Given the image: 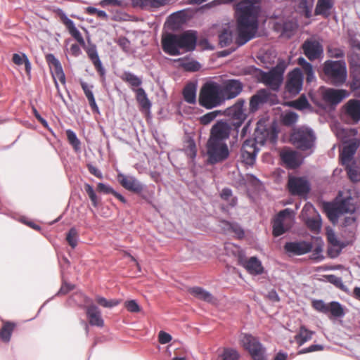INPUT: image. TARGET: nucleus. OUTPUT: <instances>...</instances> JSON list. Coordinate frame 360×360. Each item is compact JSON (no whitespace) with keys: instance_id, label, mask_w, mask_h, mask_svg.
<instances>
[{"instance_id":"obj_56","label":"nucleus","mask_w":360,"mask_h":360,"mask_svg":"<svg viewBox=\"0 0 360 360\" xmlns=\"http://www.w3.org/2000/svg\"><path fill=\"white\" fill-rule=\"evenodd\" d=\"M307 225L311 231L317 232L321 229V221L319 219L309 218L307 221Z\"/></svg>"},{"instance_id":"obj_2","label":"nucleus","mask_w":360,"mask_h":360,"mask_svg":"<svg viewBox=\"0 0 360 360\" xmlns=\"http://www.w3.org/2000/svg\"><path fill=\"white\" fill-rule=\"evenodd\" d=\"M322 79L334 86H341L345 83L347 71L346 63L343 60H326L322 66Z\"/></svg>"},{"instance_id":"obj_13","label":"nucleus","mask_w":360,"mask_h":360,"mask_svg":"<svg viewBox=\"0 0 360 360\" xmlns=\"http://www.w3.org/2000/svg\"><path fill=\"white\" fill-rule=\"evenodd\" d=\"M303 84V74L299 68H295L288 73L285 84V89L291 95L298 94Z\"/></svg>"},{"instance_id":"obj_36","label":"nucleus","mask_w":360,"mask_h":360,"mask_svg":"<svg viewBox=\"0 0 360 360\" xmlns=\"http://www.w3.org/2000/svg\"><path fill=\"white\" fill-rule=\"evenodd\" d=\"M16 324L11 321H4L0 329V338L4 342H8L11 340V334L14 330Z\"/></svg>"},{"instance_id":"obj_42","label":"nucleus","mask_w":360,"mask_h":360,"mask_svg":"<svg viewBox=\"0 0 360 360\" xmlns=\"http://www.w3.org/2000/svg\"><path fill=\"white\" fill-rule=\"evenodd\" d=\"M80 84L84 91V93L86 97L88 99L89 105L91 106L92 110L94 112H98V108L96 105V101H95V98H94V96L91 89L89 88L88 84L84 82H81Z\"/></svg>"},{"instance_id":"obj_39","label":"nucleus","mask_w":360,"mask_h":360,"mask_svg":"<svg viewBox=\"0 0 360 360\" xmlns=\"http://www.w3.org/2000/svg\"><path fill=\"white\" fill-rule=\"evenodd\" d=\"M298 63L302 66L304 74L306 75L307 82L311 83L313 82L315 79V76L312 65L306 61L303 58H300L298 59Z\"/></svg>"},{"instance_id":"obj_29","label":"nucleus","mask_w":360,"mask_h":360,"mask_svg":"<svg viewBox=\"0 0 360 360\" xmlns=\"http://www.w3.org/2000/svg\"><path fill=\"white\" fill-rule=\"evenodd\" d=\"M345 166V170L347 172L348 178L353 183H357L360 181V160H354L352 162H348Z\"/></svg>"},{"instance_id":"obj_40","label":"nucleus","mask_w":360,"mask_h":360,"mask_svg":"<svg viewBox=\"0 0 360 360\" xmlns=\"http://www.w3.org/2000/svg\"><path fill=\"white\" fill-rule=\"evenodd\" d=\"M179 63V65L186 71L195 72L200 70V65L198 62L191 60H188L185 58H179L176 60Z\"/></svg>"},{"instance_id":"obj_14","label":"nucleus","mask_w":360,"mask_h":360,"mask_svg":"<svg viewBox=\"0 0 360 360\" xmlns=\"http://www.w3.org/2000/svg\"><path fill=\"white\" fill-rule=\"evenodd\" d=\"M162 47L165 53L170 56L181 54L178 34L168 33L162 38Z\"/></svg>"},{"instance_id":"obj_17","label":"nucleus","mask_w":360,"mask_h":360,"mask_svg":"<svg viewBox=\"0 0 360 360\" xmlns=\"http://www.w3.org/2000/svg\"><path fill=\"white\" fill-rule=\"evenodd\" d=\"M305 56L311 61L319 59L323 54L322 44L315 39H307L302 45Z\"/></svg>"},{"instance_id":"obj_57","label":"nucleus","mask_w":360,"mask_h":360,"mask_svg":"<svg viewBox=\"0 0 360 360\" xmlns=\"http://www.w3.org/2000/svg\"><path fill=\"white\" fill-rule=\"evenodd\" d=\"M328 304H326L323 300H317L312 302V307L314 309L323 314H328Z\"/></svg>"},{"instance_id":"obj_30","label":"nucleus","mask_w":360,"mask_h":360,"mask_svg":"<svg viewBox=\"0 0 360 360\" xmlns=\"http://www.w3.org/2000/svg\"><path fill=\"white\" fill-rule=\"evenodd\" d=\"M86 53L94 64L95 69L103 79H105V70L103 68L101 61L98 57L97 50L95 46L89 47Z\"/></svg>"},{"instance_id":"obj_9","label":"nucleus","mask_w":360,"mask_h":360,"mask_svg":"<svg viewBox=\"0 0 360 360\" xmlns=\"http://www.w3.org/2000/svg\"><path fill=\"white\" fill-rule=\"evenodd\" d=\"M293 222L292 211L286 208L280 211L273 221V235L278 237L290 229Z\"/></svg>"},{"instance_id":"obj_62","label":"nucleus","mask_w":360,"mask_h":360,"mask_svg":"<svg viewBox=\"0 0 360 360\" xmlns=\"http://www.w3.org/2000/svg\"><path fill=\"white\" fill-rule=\"evenodd\" d=\"M158 340L160 344H167L172 340V336L164 331H160L158 335Z\"/></svg>"},{"instance_id":"obj_11","label":"nucleus","mask_w":360,"mask_h":360,"mask_svg":"<svg viewBox=\"0 0 360 360\" xmlns=\"http://www.w3.org/2000/svg\"><path fill=\"white\" fill-rule=\"evenodd\" d=\"M245 103L244 99L239 98L235 104L226 108L224 111V114L231 118L233 124L236 128L240 127L248 117L244 108Z\"/></svg>"},{"instance_id":"obj_7","label":"nucleus","mask_w":360,"mask_h":360,"mask_svg":"<svg viewBox=\"0 0 360 360\" xmlns=\"http://www.w3.org/2000/svg\"><path fill=\"white\" fill-rule=\"evenodd\" d=\"M285 69L284 64L278 63L269 72L261 70L259 80L271 90L278 91L283 80Z\"/></svg>"},{"instance_id":"obj_3","label":"nucleus","mask_w":360,"mask_h":360,"mask_svg":"<svg viewBox=\"0 0 360 360\" xmlns=\"http://www.w3.org/2000/svg\"><path fill=\"white\" fill-rule=\"evenodd\" d=\"M359 205L355 199L347 196L335 202H327L324 205V210L329 220L335 223L340 215L345 213H354Z\"/></svg>"},{"instance_id":"obj_60","label":"nucleus","mask_w":360,"mask_h":360,"mask_svg":"<svg viewBox=\"0 0 360 360\" xmlns=\"http://www.w3.org/2000/svg\"><path fill=\"white\" fill-rule=\"evenodd\" d=\"M327 240L330 244L333 246H339L340 243L336 237L335 232L332 229L327 230Z\"/></svg>"},{"instance_id":"obj_38","label":"nucleus","mask_w":360,"mask_h":360,"mask_svg":"<svg viewBox=\"0 0 360 360\" xmlns=\"http://www.w3.org/2000/svg\"><path fill=\"white\" fill-rule=\"evenodd\" d=\"M136 91V98L140 107L143 110H149L151 106L147 94L143 88H139L134 90Z\"/></svg>"},{"instance_id":"obj_35","label":"nucleus","mask_w":360,"mask_h":360,"mask_svg":"<svg viewBox=\"0 0 360 360\" xmlns=\"http://www.w3.org/2000/svg\"><path fill=\"white\" fill-rule=\"evenodd\" d=\"M183 96L184 100L191 104H194L196 102V85L194 83L190 82L187 84L183 89Z\"/></svg>"},{"instance_id":"obj_22","label":"nucleus","mask_w":360,"mask_h":360,"mask_svg":"<svg viewBox=\"0 0 360 360\" xmlns=\"http://www.w3.org/2000/svg\"><path fill=\"white\" fill-rule=\"evenodd\" d=\"M117 179L126 190L139 194L143 191V184L134 176L118 174Z\"/></svg>"},{"instance_id":"obj_33","label":"nucleus","mask_w":360,"mask_h":360,"mask_svg":"<svg viewBox=\"0 0 360 360\" xmlns=\"http://www.w3.org/2000/svg\"><path fill=\"white\" fill-rule=\"evenodd\" d=\"M314 334V331L308 330L304 326H301L295 336V340L299 346H302L306 342L311 340Z\"/></svg>"},{"instance_id":"obj_54","label":"nucleus","mask_w":360,"mask_h":360,"mask_svg":"<svg viewBox=\"0 0 360 360\" xmlns=\"http://www.w3.org/2000/svg\"><path fill=\"white\" fill-rule=\"evenodd\" d=\"M228 226V230L234 233L238 238H243L245 233L243 229L237 224L226 222Z\"/></svg>"},{"instance_id":"obj_53","label":"nucleus","mask_w":360,"mask_h":360,"mask_svg":"<svg viewBox=\"0 0 360 360\" xmlns=\"http://www.w3.org/2000/svg\"><path fill=\"white\" fill-rule=\"evenodd\" d=\"M309 103L304 95H302L298 99L292 102V106L297 110H304L308 108Z\"/></svg>"},{"instance_id":"obj_1","label":"nucleus","mask_w":360,"mask_h":360,"mask_svg":"<svg viewBox=\"0 0 360 360\" xmlns=\"http://www.w3.org/2000/svg\"><path fill=\"white\" fill-rule=\"evenodd\" d=\"M260 12L257 0H243L235 6L238 43L243 45L255 36L258 30Z\"/></svg>"},{"instance_id":"obj_50","label":"nucleus","mask_w":360,"mask_h":360,"mask_svg":"<svg viewBox=\"0 0 360 360\" xmlns=\"http://www.w3.org/2000/svg\"><path fill=\"white\" fill-rule=\"evenodd\" d=\"M66 135L70 144L73 147L74 150L75 151H79L81 148V142L77 139L75 133L73 131L68 129L66 131Z\"/></svg>"},{"instance_id":"obj_28","label":"nucleus","mask_w":360,"mask_h":360,"mask_svg":"<svg viewBox=\"0 0 360 360\" xmlns=\"http://www.w3.org/2000/svg\"><path fill=\"white\" fill-rule=\"evenodd\" d=\"M270 134L271 136H274L273 132H271L264 123L258 122L254 131L253 140L257 144L262 146L265 143Z\"/></svg>"},{"instance_id":"obj_5","label":"nucleus","mask_w":360,"mask_h":360,"mask_svg":"<svg viewBox=\"0 0 360 360\" xmlns=\"http://www.w3.org/2000/svg\"><path fill=\"white\" fill-rule=\"evenodd\" d=\"M240 342L252 360H267L266 348L257 337L249 333H242L240 336Z\"/></svg>"},{"instance_id":"obj_21","label":"nucleus","mask_w":360,"mask_h":360,"mask_svg":"<svg viewBox=\"0 0 360 360\" xmlns=\"http://www.w3.org/2000/svg\"><path fill=\"white\" fill-rule=\"evenodd\" d=\"M181 53L193 51L196 46L198 36L194 30H187L178 34Z\"/></svg>"},{"instance_id":"obj_24","label":"nucleus","mask_w":360,"mask_h":360,"mask_svg":"<svg viewBox=\"0 0 360 360\" xmlns=\"http://www.w3.org/2000/svg\"><path fill=\"white\" fill-rule=\"evenodd\" d=\"M86 314L91 326L97 327H103L104 321L101 316V311L94 304H90L85 307Z\"/></svg>"},{"instance_id":"obj_19","label":"nucleus","mask_w":360,"mask_h":360,"mask_svg":"<svg viewBox=\"0 0 360 360\" xmlns=\"http://www.w3.org/2000/svg\"><path fill=\"white\" fill-rule=\"evenodd\" d=\"M256 144L257 143L253 139H247L242 145L240 157L242 161L247 165H252L255 161L259 150Z\"/></svg>"},{"instance_id":"obj_4","label":"nucleus","mask_w":360,"mask_h":360,"mask_svg":"<svg viewBox=\"0 0 360 360\" xmlns=\"http://www.w3.org/2000/svg\"><path fill=\"white\" fill-rule=\"evenodd\" d=\"M220 85L216 82H207L200 89L198 103L206 109L219 106L223 103Z\"/></svg>"},{"instance_id":"obj_51","label":"nucleus","mask_w":360,"mask_h":360,"mask_svg":"<svg viewBox=\"0 0 360 360\" xmlns=\"http://www.w3.org/2000/svg\"><path fill=\"white\" fill-rule=\"evenodd\" d=\"M219 44L221 47L227 46L232 41V33L228 30H223L219 35Z\"/></svg>"},{"instance_id":"obj_23","label":"nucleus","mask_w":360,"mask_h":360,"mask_svg":"<svg viewBox=\"0 0 360 360\" xmlns=\"http://www.w3.org/2000/svg\"><path fill=\"white\" fill-rule=\"evenodd\" d=\"M238 261V264L243 266L251 274L258 275L263 273L262 263L256 257H251L247 259L244 255L240 254Z\"/></svg>"},{"instance_id":"obj_18","label":"nucleus","mask_w":360,"mask_h":360,"mask_svg":"<svg viewBox=\"0 0 360 360\" xmlns=\"http://www.w3.org/2000/svg\"><path fill=\"white\" fill-rule=\"evenodd\" d=\"M344 115L346 122L356 124L360 121V101L350 99L344 105Z\"/></svg>"},{"instance_id":"obj_15","label":"nucleus","mask_w":360,"mask_h":360,"mask_svg":"<svg viewBox=\"0 0 360 360\" xmlns=\"http://www.w3.org/2000/svg\"><path fill=\"white\" fill-rule=\"evenodd\" d=\"M46 60L50 68L56 88L58 90V79L61 84H65V75L63 70L62 65L60 61L52 53H49L46 56Z\"/></svg>"},{"instance_id":"obj_49","label":"nucleus","mask_w":360,"mask_h":360,"mask_svg":"<svg viewBox=\"0 0 360 360\" xmlns=\"http://www.w3.org/2000/svg\"><path fill=\"white\" fill-rule=\"evenodd\" d=\"M96 302L98 304L105 308H112L117 306L120 304V301L117 300H107L103 297L97 295L95 298Z\"/></svg>"},{"instance_id":"obj_8","label":"nucleus","mask_w":360,"mask_h":360,"mask_svg":"<svg viewBox=\"0 0 360 360\" xmlns=\"http://www.w3.org/2000/svg\"><path fill=\"white\" fill-rule=\"evenodd\" d=\"M316 137L313 131L308 128H299L291 134L292 143L299 149L306 150L313 147Z\"/></svg>"},{"instance_id":"obj_63","label":"nucleus","mask_w":360,"mask_h":360,"mask_svg":"<svg viewBox=\"0 0 360 360\" xmlns=\"http://www.w3.org/2000/svg\"><path fill=\"white\" fill-rule=\"evenodd\" d=\"M300 6L304 9L305 17L309 18L311 16V5L308 6L306 0H304L302 1Z\"/></svg>"},{"instance_id":"obj_45","label":"nucleus","mask_w":360,"mask_h":360,"mask_svg":"<svg viewBox=\"0 0 360 360\" xmlns=\"http://www.w3.org/2000/svg\"><path fill=\"white\" fill-rule=\"evenodd\" d=\"M121 79L122 81L129 84L132 87H138L142 83L139 77L130 72H124L122 75Z\"/></svg>"},{"instance_id":"obj_61","label":"nucleus","mask_w":360,"mask_h":360,"mask_svg":"<svg viewBox=\"0 0 360 360\" xmlns=\"http://www.w3.org/2000/svg\"><path fill=\"white\" fill-rule=\"evenodd\" d=\"M97 191L105 194H113L115 190L110 186L103 183H98L97 185Z\"/></svg>"},{"instance_id":"obj_34","label":"nucleus","mask_w":360,"mask_h":360,"mask_svg":"<svg viewBox=\"0 0 360 360\" xmlns=\"http://www.w3.org/2000/svg\"><path fill=\"white\" fill-rule=\"evenodd\" d=\"M351 82L349 88L352 91L360 89V65H354L350 69Z\"/></svg>"},{"instance_id":"obj_48","label":"nucleus","mask_w":360,"mask_h":360,"mask_svg":"<svg viewBox=\"0 0 360 360\" xmlns=\"http://www.w3.org/2000/svg\"><path fill=\"white\" fill-rule=\"evenodd\" d=\"M84 187V190H85L86 193H87L89 199L91 200L92 205L94 207H97L100 203V199L96 195L93 186L89 184H85Z\"/></svg>"},{"instance_id":"obj_41","label":"nucleus","mask_w":360,"mask_h":360,"mask_svg":"<svg viewBox=\"0 0 360 360\" xmlns=\"http://www.w3.org/2000/svg\"><path fill=\"white\" fill-rule=\"evenodd\" d=\"M12 60L17 65L24 64L26 73L27 75L30 74L31 64L28 58L25 53H14L12 57Z\"/></svg>"},{"instance_id":"obj_27","label":"nucleus","mask_w":360,"mask_h":360,"mask_svg":"<svg viewBox=\"0 0 360 360\" xmlns=\"http://www.w3.org/2000/svg\"><path fill=\"white\" fill-rule=\"evenodd\" d=\"M358 148L359 143L356 140L349 141L348 144L343 147L340 154V158L342 165H346L354 160L353 157Z\"/></svg>"},{"instance_id":"obj_46","label":"nucleus","mask_w":360,"mask_h":360,"mask_svg":"<svg viewBox=\"0 0 360 360\" xmlns=\"http://www.w3.org/2000/svg\"><path fill=\"white\" fill-rule=\"evenodd\" d=\"M221 115H223V113L221 110H214L200 117L198 120L200 124L205 126L214 121L217 116Z\"/></svg>"},{"instance_id":"obj_10","label":"nucleus","mask_w":360,"mask_h":360,"mask_svg":"<svg viewBox=\"0 0 360 360\" xmlns=\"http://www.w3.org/2000/svg\"><path fill=\"white\" fill-rule=\"evenodd\" d=\"M232 130L231 125L226 120L217 121L210 129L207 140L217 142L226 143Z\"/></svg>"},{"instance_id":"obj_25","label":"nucleus","mask_w":360,"mask_h":360,"mask_svg":"<svg viewBox=\"0 0 360 360\" xmlns=\"http://www.w3.org/2000/svg\"><path fill=\"white\" fill-rule=\"evenodd\" d=\"M285 250L297 255H301L311 252L312 245L305 241L286 243Z\"/></svg>"},{"instance_id":"obj_43","label":"nucleus","mask_w":360,"mask_h":360,"mask_svg":"<svg viewBox=\"0 0 360 360\" xmlns=\"http://www.w3.org/2000/svg\"><path fill=\"white\" fill-rule=\"evenodd\" d=\"M328 313H330L331 316L335 318L342 317L345 315V311L342 306L338 302H331L328 303Z\"/></svg>"},{"instance_id":"obj_64","label":"nucleus","mask_w":360,"mask_h":360,"mask_svg":"<svg viewBox=\"0 0 360 360\" xmlns=\"http://www.w3.org/2000/svg\"><path fill=\"white\" fill-rule=\"evenodd\" d=\"M328 281L333 284H334L337 287H340L342 285V281L341 278L338 277L335 275H330L328 277Z\"/></svg>"},{"instance_id":"obj_44","label":"nucleus","mask_w":360,"mask_h":360,"mask_svg":"<svg viewBox=\"0 0 360 360\" xmlns=\"http://www.w3.org/2000/svg\"><path fill=\"white\" fill-rule=\"evenodd\" d=\"M282 160L290 167L295 168L297 166L296 154L294 151L289 150L281 154Z\"/></svg>"},{"instance_id":"obj_55","label":"nucleus","mask_w":360,"mask_h":360,"mask_svg":"<svg viewBox=\"0 0 360 360\" xmlns=\"http://www.w3.org/2000/svg\"><path fill=\"white\" fill-rule=\"evenodd\" d=\"M328 55L330 58H343L345 52L340 48L330 46L328 47Z\"/></svg>"},{"instance_id":"obj_37","label":"nucleus","mask_w":360,"mask_h":360,"mask_svg":"<svg viewBox=\"0 0 360 360\" xmlns=\"http://www.w3.org/2000/svg\"><path fill=\"white\" fill-rule=\"evenodd\" d=\"M189 292L195 297L207 302H212L213 301V296L211 293L206 291L200 287H193L188 290Z\"/></svg>"},{"instance_id":"obj_59","label":"nucleus","mask_w":360,"mask_h":360,"mask_svg":"<svg viewBox=\"0 0 360 360\" xmlns=\"http://www.w3.org/2000/svg\"><path fill=\"white\" fill-rule=\"evenodd\" d=\"M124 307L130 312L136 313L141 311L139 305L135 300H129L125 302Z\"/></svg>"},{"instance_id":"obj_52","label":"nucleus","mask_w":360,"mask_h":360,"mask_svg":"<svg viewBox=\"0 0 360 360\" xmlns=\"http://www.w3.org/2000/svg\"><path fill=\"white\" fill-rule=\"evenodd\" d=\"M78 232L75 228H71L67 233L66 240L68 244L75 248L77 245Z\"/></svg>"},{"instance_id":"obj_20","label":"nucleus","mask_w":360,"mask_h":360,"mask_svg":"<svg viewBox=\"0 0 360 360\" xmlns=\"http://www.w3.org/2000/svg\"><path fill=\"white\" fill-rule=\"evenodd\" d=\"M271 94L266 89L258 90L252 95L249 101V112H255L261 106L267 103L271 98Z\"/></svg>"},{"instance_id":"obj_31","label":"nucleus","mask_w":360,"mask_h":360,"mask_svg":"<svg viewBox=\"0 0 360 360\" xmlns=\"http://www.w3.org/2000/svg\"><path fill=\"white\" fill-rule=\"evenodd\" d=\"M333 6V0H318L314 14L316 15H322L323 18H327L330 15V10Z\"/></svg>"},{"instance_id":"obj_12","label":"nucleus","mask_w":360,"mask_h":360,"mask_svg":"<svg viewBox=\"0 0 360 360\" xmlns=\"http://www.w3.org/2000/svg\"><path fill=\"white\" fill-rule=\"evenodd\" d=\"M243 89V84L238 79L225 80L220 86V91L223 98L233 99L237 97Z\"/></svg>"},{"instance_id":"obj_58","label":"nucleus","mask_w":360,"mask_h":360,"mask_svg":"<svg viewBox=\"0 0 360 360\" xmlns=\"http://www.w3.org/2000/svg\"><path fill=\"white\" fill-rule=\"evenodd\" d=\"M297 118L298 116L295 112H290L284 115L283 122L285 125L290 126L297 122Z\"/></svg>"},{"instance_id":"obj_16","label":"nucleus","mask_w":360,"mask_h":360,"mask_svg":"<svg viewBox=\"0 0 360 360\" xmlns=\"http://www.w3.org/2000/svg\"><path fill=\"white\" fill-rule=\"evenodd\" d=\"M288 187L289 192L293 195H305L310 191L309 183L304 177L290 176Z\"/></svg>"},{"instance_id":"obj_32","label":"nucleus","mask_w":360,"mask_h":360,"mask_svg":"<svg viewBox=\"0 0 360 360\" xmlns=\"http://www.w3.org/2000/svg\"><path fill=\"white\" fill-rule=\"evenodd\" d=\"M61 20L72 37H74L79 44L84 46L85 44L84 40L79 31L76 28L73 21L65 15L61 16Z\"/></svg>"},{"instance_id":"obj_26","label":"nucleus","mask_w":360,"mask_h":360,"mask_svg":"<svg viewBox=\"0 0 360 360\" xmlns=\"http://www.w3.org/2000/svg\"><path fill=\"white\" fill-rule=\"evenodd\" d=\"M348 96V92L345 89H328L325 91L323 97L327 102L337 105Z\"/></svg>"},{"instance_id":"obj_6","label":"nucleus","mask_w":360,"mask_h":360,"mask_svg":"<svg viewBox=\"0 0 360 360\" xmlns=\"http://www.w3.org/2000/svg\"><path fill=\"white\" fill-rule=\"evenodd\" d=\"M207 162L210 165L221 163L227 160L230 151L226 143L207 140L206 143Z\"/></svg>"},{"instance_id":"obj_47","label":"nucleus","mask_w":360,"mask_h":360,"mask_svg":"<svg viewBox=\"0 0 360 360\" xmlns=\"http://www.w3.org/2000/svg\"><path fill=\"white\" fill-rule=\"evenodd\" d=\"M221 360H238L240 354L238 352L233 348H224L220 355Z\"/></svg>"}]
</instances>
